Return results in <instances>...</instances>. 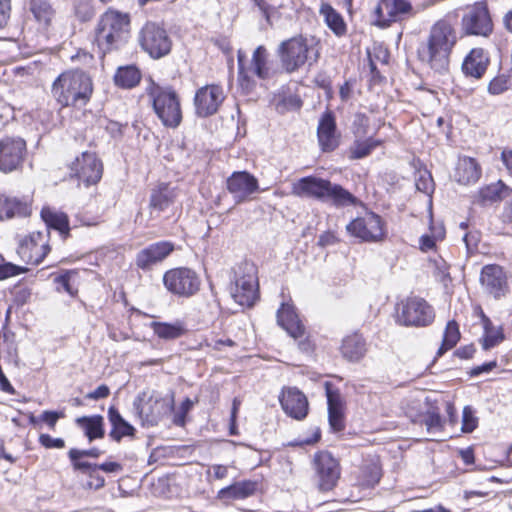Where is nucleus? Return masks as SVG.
Here are the masks:
<instances>
[{
    "instance_id": "f257e3e1",
    "label": "nucleus",
    "mask_w": 512,
    "mask_h": 512,
    "mask_svg": "<svg viewBox=\"0 0 512 512\" xmlns=\"http://www.w3.org/2000/svg\"><path fill=\"white\" fill-rule=\"evenodd\" d=\"M54 99L63 107L81 109L90 101L93 83L90 76L81 70L61 73L51 88Z\"/></svg>"
},
{
    "instance_id": "f03ea898",
    "label": "nucleus",
    "mask_w": 512,
    "mask_h": 512,
    "mask_svg": "<svg viewBox=\"0 0 512 512\" xmlns=\"http://www.w3.org/2000/svg\"><path fill=\"white\" fill-rule=\"evenodd\" d=\"M456 42L457 33L454 27L447 20H439L431 27L427 45L419 51V55L436 72H446L449 56Z\"/></svg>"
},
{
    "instance_id": "7ed1b4c3",
    "label": "nucleus",
    "mask_w": 512,
    "mask_h": 512,
    "mask_svg": "<svg viewBox=\"0 0 512 512\" xmlns=\"http://www.w3.org/2000/svg\"><path fill=\"white\" fill-rule=\"evenodd\" d=\"M130 18L128 14L109 9L101 15L95 28V42L106 54L121 48L128 40Z\"/></svg>"
},
{
    "instance_id": "20e7f679",
    "label": "nucleus",
    "mask_w": 512,
    "mask_h": 512,
    "mask_svg": "<svg viewBox=\"0 0 512 512\" xmlns=\"http://www.w3.org/2000/svg\"><path fill=\"white\" fill-rule=\"evenodd\" d=\"M292 194L297 197L330 200L335 206L354 205L356 197L339 184L315 176H307L292 184Z\"/></svg>"
},
{
    "instance_id": "39448f33",
    "label": "nucleus",
    "mask_w": 512,
    "mask_h": 512,
    "mask_svg": "<svg viewBox=\"0 0 512 512\" xmlns=\"http://www.w3.org/2000/svg\"><path fill=\"white\" fill-rule=\"evenodd\" d=\"M277 55L282 69L287 73H294L306 64H315L319 58V50L313 38L298 35L282 41Z\"/></svg>"
},
{
    "instance_id": "423d86ee",
    "label": "nucleus",
    "mask_w": 512,
    "mask_h": 512,
    "mask_svg": "<svg viewBox=\"0 0 512 512\" xmlns=\"http://www.w3.org/2000/svg\"><path fill=\"white\" fill-rule=\"evenodd\" d=\"M133 407L143 426H155L174 409V394L145 390L136 396Z\"/></svg>"
},
{
    "instance_id": "0eeeda50",
    "label": "nucleus",
    "mask_w": 512,
    "mask_h": 512,
    "mask_svg": "<svg viewBox=\"0 0 512 512\" xmlns=\"http://www.w3.org/2000/svg\"><path fill=\"white\" fill-rule=\"evenodd\" d=\"M147 94L152 102L153 110L162 124L168 128L178 127L182 121V110L179 96L175 90L152 82L147 87Z\"/></svg>"
},
{
    "instance_id": "6e6552de",
    "label": "nucleus",
    "mask_w": 512,
    "mask_h": 512,
    "mask_svg": "<svg viewBox=\"0 0 512 512\" xmlns=\"http://www.w3.org/2000/svg\"><path fill=\"white\" fill-rule=\"evenodd\" d=\"M267 50L264 46H258L249 63H247L246 55L243 51L239 50L237 54L238 59V82L241 89L245 93H249L255 87V81L252 76L255 75L259 79H266L269 75V68L267 67Z\"/></svg>"
},
{
    "instance_id": "1a4fd4ad",
    "label": "nucleus",
    "mask_w": 512,
    "mask_h": 512,
    "mask_svg": "<svg viewBox=\"0 0 512 512\" xmlns=\"http://www.w3.org/2000/svg\"><path fill=\"white\" fill-rule=\"evenodd\" d=\"M231 296L241 306L251 307L258 297V281L253 264L244 263L235 271Z\"/></svg>"
},
{
    "instance_id": "9d476101",
    "label": "nucleus",
    "mask_w": 512,
    "mask_h": 512,
    "mask_svg": "<svg viewBox=\"0 0 512 512\" xmlns=\"http://www.w3.org/2000/svg\"><path fill=\"white\" fill-rule=\"evenodd\" d=\"M138 42L151 58L160 59L168 55L172 40L167 31L155 22H147L139 32Z\"/></svg>"
},
{
    "instance_id": "9b49d317",
    "label": "nucleus",
    "mask_w": 512,
    "mask_h": 512,
    "mask_svg": "<svg viewBox=\"0 0 512 512\" xmlns=\"http://www.w3.org/2000/svg\"><path fill=\"white\" fill-rule=\"evenodd\" d=\"M435 318L434 309L420 297H410L398 308L397 321L404 326L425 327Z\"/></svg>"
},
{
    "instance_id": "f8f14e48",
    "label": "nucleus",
    "mask_w": 512,
    "mask_h": 512,
    "mask_svg": "<svg viewBox=\"0 0 512 512\" xmlns=\"http://www.w3.org/2000/svg\"><path fill=\"white\" fill-rule=\"evenodd\" d=\"M165 288L179 297H191L199 291L201 280L198 274L187 267L173 268L163 276Z\"/></svg>"
},
{
    "instance_id": "ddd939ff",
    "label": "nucleus",
    "mask_w": 512,
    "mask_h": 512,
    "mask_svg": "<svg viewBox=\"0 0 512 512\" xmlns=\"http://www.w3.org/2000/svg\"><path fill=\"white\" fill-rule=\"evenodd\" d=\"M71 177L89 187L97 184L103 174V164L93 152L85 151L69 165Z\"/></svg>"
},
{
    "instance_id": "4468645a",
    "label": "nucleus",
    "mask_w": 512,
    "mask_h": 512,
    "mask_svg": "<svg viewBox=\"0 0 512 512\" xmlns=\"http://www.w3.org/2000/svg\"><path fill=\"white\" fill-rule=\"evenodd\" d=\"M347 232L363 242H380L385 238L384 223L373 212L357 217L346 226Z\"/></svg>"
},
{
    "instance_id": "2eb2a0df",
    "label": "nucleus",
    "mask_w": 512,
    "mask_h": 512,
    "mask_svg": "<svg viewBox=\"0 0 512 512\" xmlns=\"http://www.w3.org/2000/svg\"><path fill=\"white\" fill-rule=\"evenodd\" d=\"M415 10L407 0H379L373 11L374 24L387 28L406 16L415 15Z\"/></svg>"
},
{
    "instance_id": "dca6fc26",
    "label": "nucleus",
    "mask_w": 512,
    "mask_h": 512,
    "mask_svg": "<svg viewBox=\"0 0 512 512\" xmlns=\"http://www.w3.org/2000/svg\"><path fill=\"white\" fill-rule=\"evenodd\" d=\"M461 23L462 29L467 35L487 37L493 30L492 19L484 2H477L468 7Z\"/></svg>"
},
{
    "instance_id": "f3484780",
    "label": "nucleus",
    "mask_w": 512,
    "mask_h": 512,
    "mask_svg": "<svg viewBox=\"0 0 512 512\" xmlns=\"http://www.w3.org/2000/svg\"><path fill=\"white\" fill-rule=\"evenodd\" d=\"M49 250L48 231L46 233L36 231L20 242L17 253L25 263L38 265L43 261Z\"/></svg>"
},
{
    "instance_id": "a211bd4d",
    "label": "nucleus",
    "mask_w": 512,
    "mask_h": 512,
    "mask_svg": "<svg viewBox=\"0 0 512 512\" xmlns=\"http://www.w3.org/2000/svg\"><path fill=\"white\" fill-rule=\"evenodd\" d=\"M314 469L320 490L330 491L336 486L340 477V467L330 453H317L314 457Z\"/></svg>"
},
{
    "instance_id": "6ab92c4d",
    "label": "nucleus",
    "mask_w": 512,
    "mask_h": 512,
    "mask_svg": "<svg viewBox=\"0 0 512 512\" xmlns=\"http://www.w3.org/2000/svg\"><path fill=\"white\" fill-rule=\"evenodd\" d=\"M225 100L224 90L220 85L210 84L199 88L194 97L196 114L208 117L218 112Z\"/></svg>"
},
{
    "instance_id": "aec40b11",
    "label": "nucleus",
    "mask_w": 512,
    "mask_h": 512,
    "mask_svg": "<svg viewBox=\"0 0 512 512\" xmlns=\"http://www.w3.org/2000/svg\"><path fill=\"white\" fill-rule=\"evenodd\" d=\"M26 143L19 137H4L0 140V170L8 173L16 170L24 160Z\"/></svg>"
},
{
    "instance_id": "412c9836",
    "label": "nucleus",
    "mask_w": 512,
    "mask_h": 512,
    "mask_svg": "<svg viewBox=\"0 0 512 512\" xmlns=\"http://www.w3.org/2000/svg\"><path fill=\"white\" fill-rule=\"evenodd\" d=\"M480 284L484 291L494 299L504 297L509 289L507 275L497 264L485 265L482 268Z\"/></svg>"
},
{
    "instance_id": "4be33fe9",
    "label": "nucleus",
    "mask_w": 512,
    "mask_h": 512,
    "mask_svg": "<svg viewBox=\"0 0 512 512\" xmlns=\"http://www.w3.org/2000/svg\"><path fill=\"white\" fill-rule=\"evenodd\" d=\"M227 189L237 203L248 200L258 189V180L246 171L234 172L227 179Z\"/></svg>"
},
{
    "instance_id": "5701e85b",
    "label": "nucleus",
    "mask_w": 512,
    "mask_h": 512,
    "mask_svg": "<svg viewBox=\"0 0 512 512\" xmlns=\"http://www.w3.org/2000/svg\"><path fill=\"white\" fill-rule=\"evenodd\" d=\"M284 412L296 419L302 420L308 414L309 404L306 396L295 387L283 389L279 398Z\"/></svg>"
},
{
    "instance_id": "b1692460",
    "label": "nucleus",
    "mask_w": 512,
    "mask_h": 512,
    "mask_svg": "<svg viewBox=\"0 0 512 512\" xmlns=\"http://www.w3.org/2000/svg\"><path fill=\"white\" fill-rule=\"evenodd\" d=\"M317 137L323 152H332L339 146L340 135L337 133L335 117L331 111L322 114L317 128Z\"/></svg>"
},
{
    "instance_id": "393cba45",
    "label": "nucleus",
    "mask_w": 512,
    "mask_h": 512,
    "mask_svg": "<svg viewBox=\"0 0 512 512\" xmlns=\"http://www.w3.org/2000/svg\"><path fill=\"white\" fill-rule=\"evenodd\" d=\"M174 250L169 241H160L149 245L136 255V265L142 270H149L153 265L162 262Z\"/></svg>"
},
{
    "instance_id": "a878e982",
    "label": "nucleus",
    "mask_w": 512,
    "mask_h": 512,
    "mask_svg": "<svg viewBox=\"0 0 512 512\" xmlns=\"http://www.w3.org/2000/svg\"><path fill=\"white\" fill-rule=\"evenodd\" d=\"M278 324L294 339L304 335L305 327L290 303H282L277 311Z\"/></svg>"
},
{
    "instance_id": "bb28decb",
    "label": "nucleus",
    "mask_w": 512,
    "mask_h": 512,
    "mask_svg": "<svg viewBox=\"0 0 512 512\" xmlns=\"http://www.w3.org/2000/svg\"><path fill=\"white\" fill-rule=\"evenodd\" d=\"M326 396L330 427L335 432L342 431L345 427L342 396L338 390L332 389L329 384H326Z\"/></svg>"
},
{
    "instance_id": "cd10ccee",
    "label": "nucleus",
    "mask_w": 512,
    "mask_h": 512,
    "mask_svg": "<svg viewBox=\"0 0 512 512\" xmlns=\"http://www.w3.org/2000/svg\"><path fill=\"white\" fill-rule=\"evenodd\" d=\"M176 193L166 183H160L151 191L149 208L151 218L159 217L161 212L167 210L173 203Z\"/></svg>"
},
{
    "instance_id": "c85d7f7f",
    "label": "nucleus",
    "mask_w": 512,
    "mask_h": 512,
    "mask_svg": "<svg viewBox=\"0 0 512 512\" xmlns=\"http://www.w3.org/2000/svg\"><path fill=\"white\" fill-rule=\"evenodd\" d=\"M31 213L30 203L27 199L0 194V220L14 217H26Z\"/></svg>"
},
{
    "instance_id": "c756f323",
    "label": "nucleus",
    "mask_w": 512,
    "mask_h": 512,
    "mask_svg": "<svg viewBox=\"0 0 512 512\" xmlns=\"http://www.w3.org/2000/svg\"><path fill=\"white\" fill-rule=\"evenodd\" d=\"M340 351L348 361L357 362L365 356L367 344L363 336L355 332L343 338Z\"/></svg>"
},
{
    "instance_id": "7c9ffc66",
    "label": "nucleus",
    "mask_w": 512,
    "mask_h": 512,
    "mask_svg": "<svg viewBox=\"0 0 512 512\" xmlns=\"http://www.w3.org/2000/svg\"><path fill=\"white\" fill-rule=\"evenodd\" d=\"M489 58L481 48H474L464 59L462 70L466 75L480 78L485 73Z\"/></svg>"
},
{
    "instance_id": "2f4dec72",
    "label": "nucleus",
    "mask_w": 512,
    "mask_h": 512,
    "mask_svg": "<svg viewBox=\"0 0 512 512\" xmlns=\"http://www.w3.org/2000/svg\"><path fill=\"white\" fill-rule=\"evenodd\" d=\"M481 176V168L471 157L460 158L456 167L455 178L464 185L475 183Z\"/></svg>"
},
{
    "instance_id": "473e14b6",
    "label": "nucleus",
    "mask_w": 512,
    "mask_h": 512,
    "mask_svg": "<svg viewBox=\"0 0 512 512\" xmlns=\"http://www.w3.org/2000/svg\"><path fill=\"white\" fill-rule=\"evenodd\" d=\"M257 486V482L250 480L236 482L228 487L221 489L218 492V497L221 500L245 499L255 494Z\"/></svg>"
},
{
    "instance_id": "72a5a7b5",
    "label": "nucleus",
    "mask_w": 512,
    "mask_h": 512,
    "mask_svg": "<svg viewBox=\"0 0 512 512\" xmlns=\"http://www.w3.org/2000/svg\"><path fill=\"white\" fill-rule=\"evenodd\" d=\"M108 419L112 425L110 437L115 441L119 442L123 437L134 435L135 428L113 406L108 409Z\"/></svg>"
},
{
    "instance_id": "f704fd0d",
    "label": "nucleus",
    "mask_w": 512,
    "mask_h": 512,
    "mask_svg": "<svg viewBox=\"0 0 512 512\" xmlns=\"http://www.w3.org/2000/svg\"><path fill=\"white\" fill-rule=\"evenodd\" d=\"M41 218L45 222L47 228H52L60 232L61 235L67 236L69 233L68 216L49 207L41 210Z\"/></svg>"
},
{
    "instance_id": "c9c22d12",
    "label": "nucleus",
    "mask_w": 512,
    "mask_h": 512,
    "mask_svg": "<svg viewBox=\"0 0 512 512\" xmlns=\"http://www.w3.org/2000/svg\"><path fill=\"white\" fill-rule=\"evenodd\" d=\"M150 327L154 334L163 340H174L186 333L185 325L181 321L174 323L152 322Z\"/></svg>"
},
{
    "instance_id": "e433bc0d",
    "label": "nucleus",
    "mask_w": 512,
    "mask_h": 512,
    "mask_svg": "<svg viewBox=\"0 0 512 512\" xmlns=\"http://www.w3.org/2000/svg\"><path fill=\"white\" fill-rule=\"evenodd\" d=\"M505 185L502 181L492 183L481 188L475 196L474 203L480 205H488L502 199V195L505 191Z\"/></svg>"
},
{
    "instance_id": "4c0bfd02",
    "label": "nucleus",
    "mask_w": 512,
    "mask_h": 512,
    "mask_svg": "<svg viewBox=\"0 0 512 512\" xmlns=\"http://www.w3.org/2000/svg\"><path fill=\"white\" fill-rule=\"evenodd\" d=\"M320 14L324 17L327 26L337 35L342 36L346 33V24L342 16L329 4H322Z\"/></svg>"
},
{
    "instance_id": "58836bf2",
    "label": "nucleus",
    "mask_w": 512,
    "mask_h": 512,
    "mask_svg": "<svg viewBox=\"0 0 512 512\" xmlns=\"http://www.w3.org/2000/svg\"><path fill=\"white\" fill-rule=\"evenodd\" d=\"M141 80V73L137 67L130 65L118 68L114 81L117 86L122 88H133Z\"/></svg>"
},
{
    "instance_id": "ea45409f",
    "label": "nucleus",
    "mask_w": 512,
    "mask_h": 512,
    "mask_svg": "<svg viewBox=\"0 0 512 512\" xmlns=\"http://www.w3.org/2000/svg\"><path fill=\"white\" fill-rule=\"evenodd\" d=\"M77 423L85 430V434L89 441H93L96 438H102L104 436L103 417L100 415L80 417L77 419Z\"/></svg>"
},
{
    "instance_id": "a19ab883",
    "label": "nucleus",
    "mask_w": 512,
    "mask_h": 512,
    "mask_svg": "<svg viewBox=\"0 0 512 512\" xmlns=\"http://www.w3.org/2000/svg\"><path fill=\"white\" fill-rule=\"evenodd\" d=\"M481 318L485 331L482 345L485 350H488L499 344L504 339V334L500 327H492L490 319L482 311Z\"/></svg>"
},
{
    "instance_id": "79ce46f5",
    "label": "nucleus",
    "mask_w": 512,
    "mask_h": 512,
    "mask_svg": "<svg viewBox=\"0 0 512 512\" xmlns=\"http://www.w3.org/2000/svg\"><path fill=\"white\" fill-rule=\"evenodd\" d=\"M382 144L381 140L367 138L366 140L357 139L349 149L350 159H362L371 154V152Z\"/></svg>"
},
{
    "instance_id": "37998d69",
    "label": "nucleus",
    "mask_w": 512,
    "mask_h": 512,
    "mask_svg": "<svg viewBox=\"0 0 512 512\" xmlns=\"http://www.w3.org/2000/svg\"><path fill=\"white\" fill-rule=\"evenodd\" d=\"M381 478V468L377 462L370 461L365 463L358 477L359 483L365 487H373Z\"/></svg>"
},
{
    "instance_id": "c03bdc74",
    "label": "nucleus",
    "mask_w": 512,
    "mask_h": 512,
    "mask_svg": "<svg viewBox=\"0 0 512 512\" xmlns=\"http://www.w3.org/2000/svg\"><path fill=\"white\" fill-rule=\"evenodd\" d=\"M460 339L458 324L452 320L446 325L442 344L437 351V356H442L446 351L452 349Z\"/></svg>"
},
{
    "instance_id": "a18cd8bd",
    "label": "nucleus",
    "mask_w": 512,
    "mask_h": 512,
    "mask_svg": "<svg viewBox=\"0 0 512 512\" xmlns=\"http://www.w3.org/2000/svg\"><path fill=\"white\" fill-rule=\"evenodd\" d=\"M30 10L35 19L44 25H48L53 16V9L47 0H31Z\"/></svg>"
},
{
    "instance_id": "49530a36",
    "label": "nucleus",
    "mask_w": 512,
    "mask_h": 512,
    "mask_svg": "<svg viewBox=\"0 0 512 512\" xmlns=\"http://www.w3.org/2000/svg\"><path fill=\"white\" fill-rule=\"evenodd\" d=\"M510 88H512L511 74L510 73H509V75L501 74V75L494 77L490 81V83L488 85V92L492 95H499Z\"/></svg>"
},
{
    "instance_id": "de8ad7c7",
    "label": "nucleus",
    "mask_w": 512,
    "mask_h": 512,
    "mask_svg": "<svg viewBox=\"0 0 512 512\" xmlns=\"http://www.w3.org/2000/svg\"><path fill=\"white\" fill-rule=\"evenodd\" d=\"M422 423L430 434H436L442 431L443 421L439 412L435 410L428 411L422 418Z\"/></svg>"
},
{
    "instance_id": "09e8293b",
    "label": "nucleus",
    "mask_w": 512,
    "mask_h": 512,
    "mask_svg": "<svg viewBox=\"0 0 512 512\" xmlns=\"http://www.w3.org/2000/svg\"><path fill=\"white\" fill-rule=\"evenodd\" d=\"M415 186L418 191L431 195L434 191L433 178L427 170H420L415 178Z\"/></svg>"
},
{
    "instance_id": "8fccbe9b",
    "label": "nucleus",
    "mask_w": 512,
    "mask_h": 512,
    "mask_svg": "<svg viewBox=\"0 0 512 512\" xmlns=\"http://www.w3.org/2000/svg\"><path fill=\"white\" fill-rule=\"evenodd\" d=\"M477 426L478 418L475 416V410L471 406H465L462 414V431L464 433H471Z\"/></svg>"
},
{
    "instance_id": "3c124183",
    "label": "nucleus",
    "mask_w": 512,
    "mask_h": 512,
    "mask_svg": "<svg viewBox=\"0 0 512 512\" xmlns=\"http://www.w3.org/2000/svg\"><path fill=\"white\" fill-rule=\"evenodd\" d=\"M369 118L363 113H357L352 124L356 138H363L368 133Z\"/></svg>"
},
{
    "instance_id": "603ef678",
    "label": "nucleus",
    "mask_w": 512,
    "mask_h": 512,
    "mask_svg": "<svg viewBox=\"0 0 512 512\" xmlns=\"http://www.w3.org/2000/svg\"><path fill=\"white\" fill-rule=\"evenodd\" d=\"M444 229L443 227H440L437 229L435 233H433L432 236L430 235H423L420 238V249L424 252L432 250L435 247V241L437 239H442L444 237Z\"/></svg>"
},
{
    "instance_id": "864d4df0",
    "label": "nucleus",
    "mask_w": 512,
    "mask_h": 512,
    "mask_svg": "<svg viewBox=\"0 0 512 512\" xmlns=\"http://www.w3.org/2000/svg\"><path fill=\"white\" fill-rule=\"evenodd\" d=\"M39 443L47 449H62L65 447V442L62 438H53L49 434H41L39 436Z\"/></svg>"
},
{
    "instance_id": "5fc2aeb1",
    "label": "nucleus",
    "mask_w": 512,
    "mask_h": 512,
    "mask_svg": "<svg viewBox=\"0 0 512 512\" xmlns=\"http://www.w3.org/2000/svg\"><path fill=\"white\" fill-rule=\"evenodd\" d=\"M70 460L81 459L82 457L98 458L101 455V451L97 448L88 450L70 449L69 453Z\"/></svg>"
},
{
    "instance_id": "6e6d98bb",
    "label": "nucleus",
    "mask_w": 512,
    "mask_h": 512,
    "mask_svg": "<svg viewBox=\"0 0 512 512\" xmlns=\"http://www.w3.org/2000/svg\"><path fill=\"white\" fill-rule=\"evenodd\" d=\"M75 470L86 473L89 477H93V473L97 471L98 464H93L81 459L71 460Z\"/></svg>"
},
{
    "instance_id": "4d7b16f0",
    "label": "nucleus",
    "mask_w": 512,
    "mask_h": 512,
    "mask_svg": "<svg viewBox=\"0 0 512 512\" xmlns=\"http://www.w3.org/2000/svg\"><path fill=\"white\" fill-rule=\"evenodd\" d=\"M0 269L2 274H4V279L19 275L27 271L26 268L12 264V263H4L0 265Z\"/></svg>"
},
{
    "instance_id": "13d9d810",
    "label": "nucleus",
    "mask_w": 512,
    "mask_h": 512,
    "mask_svg": "<svg viewBox=\"0 0 512 512\" xmlns=\"http://www.w3.org/2000/svg\"><path fill=\"white\" fill-rule=\"evenodd\" d=\"M62 417H64V414L62 412L44 411L41 414L40 419L41 421L45 422L50 429H54L58 419Z\"/></svg>"
},
{
    "instance_id": "bf43d9fd",
    "label": "nucleus",
    "mask_w": 512,
    "mask_h": 512,
    "mask_svg": "<svg viewBox=\"0 0 512 512\" xmlns=\"http://www.w3.org/2000/svg\"><path fill=\"white\" fill-rule=\"evenodd\" d=\"M110 394V389L107 385H100L94 391L86 394L85 398L90 400H99L107 398Z\"/></svg>"
},
{
    "instance_id": "052dcab7",
    "label": "nucleus",
    "mask_w": 512,
    "mask_h": 512,
    "mask_svg": "<svg viewBox=\"0 0 512 512\" xmlns=\"http://www.w3.org/2000/svg\"><path fill=\"white\" fill-rule=\"evenodd\" d=\"M10 0H0V28H3L10 17Z\"/></svg>"
},
{
    "instance_id": "680f3d73",
    "label": "nucleus",
    "mask_w": 512,
    "mask_h": 512,
    "mask_svg": "<svg viewBox=\"0 0 512 512\" xmlns=\"http://www.w3.org/2000/svg\"><path fill=\"white\" fill-rule=\"evenodd\" d=\"M463 241L465 242L468 252H470L477 248L479 236L477 233L468 232L463 236Z\"/></svg>"
},
{
    "instance_id": "e2e57ef3",
    "label": "nucleus",
    "mask_w": 512,
    "mask_h": 512,
    "mask_svg": "<svg viewBox=\"0 0 512 512\" xmlns=\"http://www.w3.org/2000/svg\"><path fill=\"white\" fill-rule=\"evenodd\" d=\"M337 238L332 232H324L319 236L318 245L321 247H326L335 244Z\"/></svg>"
},
{
    "instance_id": "0e129e2a",
    "label": "nucleus",
    "mask_w": 512,
    "mask_h": 512,
    "mask_svg": "<svg viewBox=\"0 0 512 512\" xmlns=\"http://www.w3.org/2000/svg\"><path fill=\"white\" fill-rule=\"evenodd\" d=\"M496 366H497V362L496 361H490L488 363H484V364H482L480 366H477V367L473 368L472 371H471V375L478 376V375H480L482 373L490 372Z\"/></svg>"
},
{
    "instance_id": "69168bd1",
    "label": "nucleus",
    "mask_w": 512,
    "mask_h": 512,
    "mask_svg": "<svg viewBox=\"0 0 512 512\" xmlns=\"http://www.w3.org/2000/svg\"><path fill=\"white\" fill-rule=\"evenodd\" d=\"M90 481L87 483L88 488L98 490L105 485V479L101 475L97 474V471L93 473V477H90Z\"/></svg>"
},
{
    "instance_id": "338daca9",
    "label": "nucleus",
    "mask_w": 512,
    "mask_h": 512,
    "mask_svg": "<svg viewBox=\"0 0 512 512\" xmlns=\"http://www.w3.org/2000/svg\"><path fill=\"white\" fill-rule=\"evenodd\" d=\"M55 281L63 288L64 291L73 295V291L70 286V275L65 273L63 275H59L55 278Z\"/></svg>"
},
{
    "instance_id": "774afa93",
    "label": "nucleus",
    "mask_w": 512,
    "mask_h": 512,
    "mask_svg": "<svg viewBox=\"0 0 512 512\" xmlns=\"http://www.w3.org/2000/svg\"><path fill=\"white\" fill-rule=\"evenodd\" d=\"M98 469L107 473H115L121 471L122 466L117 462H105L102 464H98L97 470Z\"/></svg>"
}]
</instances>
